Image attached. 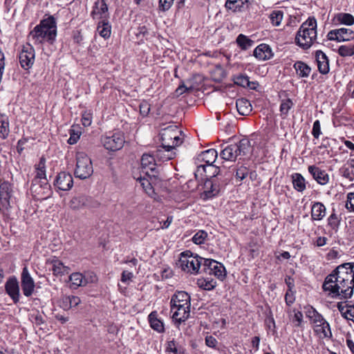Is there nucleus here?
<instances>
[{
    "label": "nucleus",
    "instance_id": "obj_3",
    "mask_svg": "<svg viewBox=\"0 0 354 354\" xmlns=\"http://www.w3.org/2000/svg\"><path fill=\"white\" fill-rule=\"evenodd\" d=\"M251 143L249 139L243 138L237 143L225 147L220 153L225 160L234 162L239 156H246L251 151Z\"/></svg>",
    "mask_w": 354,
    "mask_h": 354
},
{
    "label": "nucleus",
    "instance_id": "obj_53",
    "mask_svg": "<svg viewBox=\"0 0 354 354\" xmlns=\"http://www.w3.org/2000/svg\"><path fill=\"white\" fill-rule=\"evenodd\" d=\"M346 207L350 212H354V193L351 192L347 195Z\"/></svg>",
    "mask_w": 354,
    "mask_h": 354
},
{
    "label": "nucleus",
    "instance_id": "obj_37",
    "mask_svg": "<svg viewBox=\"0 0 354 354\" xmlns=\"http://www.w3.org/2000/svg\"><path fill=\"white\" fill-rule=\"evenodd\" d=\"M294 68L300 77H308L311 71V68L301 61L296 62L294 64Z\"/></svg>",
    "mask_w": 354,
    "mask_h": 354
},
{
    "label": "nucleus",
    "instance_id": "obj_58",
    "mask_svg": "<svg viewBox=\"0 0 354 354\" xmlns=\"http://www.w3.org/2000/svg\"><path fill=\"white\" fill-rule=\"evenodd\" d=\"M218 342L215 337L212 335H207L205 337V344L210 348H215Z\"/></svg>",
    "mask_w": 354,
    "mask_h": 354
},
{
    "label": "nucleus",
    "instance_id": "obj_4",
    "mask_svg": "<svg viewBox=\"0 0 354 354\" xmlns=\"http://www.w3.org/2000/svg\"><path fill=\"white\" fill-rule=\"evenodd\" d=\"M45 164L46 159L44 157H41L39 163L35 166L37 174L32 181L30 189L37 194H40L39 189H43V194L49 195L50 185L46 179Z\"/></svg>",
    "mask_w": 354,
    "mask_h": 354
},
{
    "label": "nucleus",
    "instance_id": "obj_14",
    "mask_svg": "<svg viewBox=\"0 0 354 354\" xmlns=\"http://www.w3.org/2000/svg\"><path fill=\"white\" fill-rule=\"evenodd\" d=\"M68 205L73 210H78L83 208L97 207L99 203L93 200L91 197L83 194H78L71 198Z\"/></svg>",
    "mask_w": 354,
    "mask_h": 354
},
{
    "label": "nucleus",
    "instance_id": "obj_45",
    "mask_svg": "<svg viewBox=\"0 0 354 354\" xmlns=\"http://www.w3.org/2000/svg\"><path fill=\"white\" fill-rule=\"evenodd\" d=\"M292 106L293 102L290 98L282 100L280 104L281 115L286 118Z\"/></svg>",
    "mask_w": 354,
    "mask_h": 354
},
{
    "label": "nucleus",
    "instance_id": "obj_32",
    "mask_svg": "<svg viewBox=\"0 0 354 354\" xmlns=\"http://www.w3.org/2000/svg\"><path fill=\"white\" fill-rule=\"evenodd\" d=\"M218 156L217 151L214 149H209L203 151L199 155V159L206 163L205 165H210L215 162Z\"/></svg>",
    "mask_w": 354,
    "mask_h": 354
},
{
    "label": "nucleus",
    "instance_id": "obj_30",
    "mask_svg": "<svg viewBox=\"0 0 354 354\" xmlns=\"http://www.w3.org/2000/svg\"><path fill=\"white\" fill-rule=\"evenodd\" d=\"M326 207L324 205L320 202H315L311 208V217L313 220L320 221L326 214Z\"/></svg>",
    "mask_w": 354,
    "mask_h": 354
},
{
    "label": "nucleus",
    "instance_id": "obj_19",
    "mask_svg": "<svg viewBox=\"0 0 354 354\" xmlns=\"http://www.w3.org/2000/svg\"><path fill=\"white\" fill-rule=\"evenodd\" d=\"M21 288L24 295L26 297H30L32 294L35 288L34 281L26 268L23 269L21 273Z\"/></svg>",
    "mask_w": 354,
    "mask_h": 354
},
{
    "label": "nucleus",
    "instance_id": "obj_29",
    "mask_svg": "<svg viewBox=\"0 0 354 354\" xmlns=\"http://www.w3.org/2000/svg\"><path fill=\"white\" fill-rule=\"evenodd\" d=\"M174 149H167V147H163L161 146L160 149H156L155 153V156L157 159L161 161H167L171 160L175 156V152L174 151Z\"/></svg>",
    "mask_w": 354,
    "mask_h": 354
},
{
    "label": "nucleus",
    "instance_id": "obj_15",
    "mask_svg": "<svg viewBox=\"0 0 354 354\" xmlns=\"http://www.w3.org/2000/svg\"><path fill=\"white\" fill-rule=\"evenodd\" d=\"M35 49L34 48L28 44L24 46L19 55V60L20 65L24 70L30 69L35 62Z\"/></svg>",
    "mask_w": 354,
    "mask_h": 354
},
{
    "label": "nucleus",
    "instance_id": "obj_49",
    "mask_svg": "<svg viewBox=\"0 0 354 354\" xmlns=\"http://www.w3.org/2000/svg\"><path fill=\"white\" fill-rule=\"evenodd\" d=\"M207 237V233L204 230H199L192 237V241L197 245L204 243Z\"/></svg>",
    "mask_w": 354,
    "mask_h": 354
},
{
    "label": "nucleus",
    "instance_id": "obj_51",
    "mask_svg": "<svg viewBox=\"0 0 354 354\" xmlns=\"http://www.w3.org/2000/svg\"><path fill=\"white\" fill-rule=\"evenodd\" d=\"M339 173L342 176L347 178L349 181L354 180V171L350 169L349 167L345 166L342 167L339 169Z\"/></svg>",
    "mask_w": 354,
    "mask_h": 354
},
{
    "label": "nucleus",
    "instance_id": "obj_10",
    "mask_svg": "<svg viewBox=\"0 0 354 354\" xmlns=\"http://www.w3.org/2000/svg\"><path fill=\"white\" fill-rule=\"evenodd\" d=\"M317 37V30L313 28L307 29L305 26H301L298 30L295 41L297 44L304 49L309 48Z\"/></svg>",
    "mask_w": 354,
    "mask_h": 354
},
{
    "label": "nucleus",
    "instance_id": "obj_6",
    "mask_svg": "<svg viewBox=\"0 0 354 354\" xmlns=\"http://www.w3.org/2000/svg\"><path fill=\"white\" fill-rule=\"evenodd\" d=\"M180 255L178 265L183 270L191 274L201 272L204 258L198 255L193 257L189 251L182 252Z\"/></svg>",
    "mask_w": 354,
    "mask_h": 354
},
{
    "label": "nucleus",
    "instance_id": "obj_63",
    "mask_svg": "<svg viewBox=\"0 0 354 354\" xmlns=\"http://www.w3.org/2000/svg\"><path fill=\"white\" fill-rule=\"evenodd\" d=\"M138 180L145 190L147 191L148 188L151 189V183H149V180L144 177H140Z\"/></svg>",
    "mask_w": 354,
    "mask_h": 354
},
{
    "label": "nucleus",
    "instance_id": "obj_56",
    "mask_svg": "<svg viewBox=\"0 0 354 354\" xmlns=\"http://www.w3.org/2000/svg\"><path fill=\"white\" fill-rule=\"evenodd\" d=\"M295 297L294 296L293 290H292V292H290L288 290L285 295V301L286 304L288 306H290L295 302Z\"/></svg>",
    "mask_w": 354,
    "mask_h": 354
},
{
    "label": "nucleus",
    "instance_id": "obj_34",
    "mask_svg": "<svg viewBox=\"0 0 354 354\" xmlns=\"http://www.w3.org/2000/svg\"><path fill=\"white\" fill-rule=\"evenodd\" d=\"M293 187L299 192L306 189V180L304 176L299 173H295L291 176Z\"/></svg>",
    "mask_w": 354,
    "mask_h": 354
},
{
    "label": "nucleus",
    "instance_id": "obj_22",
    "mask_svg": "<svg viewBox=\"0 0 354 354\" xmlns=\"http://www.w3.org/2000/svg\"><path fill=\"white\" fill-rule=\"evenodd\" d=\"M12 188L8 182L4 181L0 184V201L2 207L8 209L10 207Z\"/></svg>",
    "mask_w": 354,
    "mask_h": 354
},
{
    "label": "nucleus",
    "instance_id": "obj_26",
    "mask_svg": "<svg viewBox=\"0 0 354 354\" xmlns=\"http://www.w3.org/2000/svg\"><path fill=\"white\" fill-rule=\"evenodd\" d=\"M190 306L178 305L174 307L175 311L173 313L172 318L178 323L185 322L189 316Z\"/></svg>",
    "mask_w": 354,
    "mask_h": 354
},
{
    "label": "nucleus",
    "instance_id": "obj_57",
    "mask_svg": "<svg viewBox=\"0 0 354 354\" xmlns=\"http://www.w3.org/2000/svg\"><path fill=\"white\" fill-rule=\"evenodd\" d=\"M312 134L315 138H318L321 134L320 122L319 120H316L313 123Z\"/></svg>",
    "mask_w": 354,
    "mask_h": 354
},
{
    "label": "nucleus",
    "instance_id": "obj_39",
    "mask_svg": "<svg viewBox=\"0 0 354 354\" xmlns=\"http://www.w3.org/2000/svg\"><path fill=\"white\" fill-rule=\"evenodd\" d=\"M10 133L8 118L0 113V137L6 139Z\"/></svg>",
    "mask_w": 354,
    "mask_h": 354
},
{
    "label": "nucleus",
    "instance_id": "obj_9",
    "mask_svg": "<svg viewBox=\"0 0 354 354\" xmlns=\"http://www.w3.org/2000/svg\"><path fill=\"white\" fill-rule=\"evenodd\" d=\"M101 142L106 149L116 151L121 149L125 142L124 133L121 131L109 132L103 136Z\"/></svg>",
    "mask_w": 354,
    "mask_h": 354
},
{
    "label": "nucleus",
    "instance_id": "obj_43",
    "mask_svg": "<svg viewBox=\"0 0 354 354\" xmlns=\"http://www.w3.org/2000/svg\"><path fill=\"white\" fill-rule=\"evenodd\" d=\"M335 19L340 24L346 25V26H351L354 24V17L349 13H338L335 16Z\"/></svg>",
    "mask_w": 354,
    "mask_h": 354
},
{
    "label": "nucleus",
    "instance_id": "obj_60",
    "mask_svg": "<svg viewBox=\"0 0 354 354\" xmlns=\"http://www.w3.org/2000/svg\"><path fill=\"white\" fill-rule=\"evenodd\" d=\"M301 26H305L307 29L313 28L316 30L317 28V21L315 18H309L306 22H304Z\"/></svg>",
    "mask_w": 354,
    "mask_h": 354
},
{
    "label": "nucleus",
    "instance_id": "obj_62",
    "mask_svg": "<svg viewBox=\"0 0 354 354\" xmlns=\"http://www.w3.org/2000/svg\"><path fill=\"white\" fill-rule=\"evenodd\" d=\"M133 277V274L132 272L124 270L122 273L121 281L124 283H126L127 281L131 280Z\"/></svg>",
    "mask_w": 354,
    "mask_h": 354
},
{
    "label": "nucleus",
    "instance_id": "obj_35",
    "mask_svg": "<svg viewBox=\"0 0 354 354\" xmlns=\"http://www.w3.org/2000/svg\"><path fill=\"white\" fill-rule=\"evenodd\" d=\"M233 80L235 84L242 87H249L252 89L255 88V82H251L249 81V77L246 75L239 74L235 75L233 77Z\"/></svg>",
    "mask_w": 354,
    "mask_h": 354
},
{
    "label": "nucleus",
    "instance_id": "obj_23",
    "mask_svg": "<svg viewBox=\"0 0 354 354\" xmlns=\"http://www.w3.org/2000/svg\"><path fill=\"white\" fill-rule=\"evenodd\" d=\"M308 170L317 183L324 185L328 183L329 176L325 170H322L315 165L309 166Z\"/></svg>",
    "mask_w": 354,
    "mask_h": 354
},
{
    "label": "nucleus",
    "instance_id": "obj_50",
    "mask_svg": "<svg viewBox=\"0 0 354 354\" xmlns=\"http://www.w3.org/2000/svg\"><path fill=\"white\" fill-rule=\"evenodd\" d=\"M340 221L338 219L337 216L335 213H333L330 215V216L328 218V225L334 230L337 231L339 225Z\"/></svg>",
    "mask_w": 354,
    "mask_h": 354
},
{
    "label": "nucleus",
    "instance_id": "obj_54",
    "mask_svg": "<svg viewBox=\"0 0 354 354\" xmlns=\"http://www.w3.org/2000/svg\"><path fill=\"white\" fill-rule=\"evenodd\" d=\"M150 111V105L146 102L143 101L140 104V112L142 116H147Z\"/></svg>",
    "mask_w": 354,
    "mask_h": 354
},
{
    "label": "nucleus",
    "instance_id": "obj_7",
    "mask_svg": "<svg viewBox=\"0 0 354 354\" xmlns=\"http://www.w3.org/2000/svg\"><path fill=\"white\" fill-rule=\"evenodd\" d=\"M232 174L230 171H225L224 179L219 180L215 178H207L203 185V193L205 198H210L216 196L221 189L230 181Z\"/></svg>",
    "mask_w": 354,
    "mask_h": 354
},
{
    "label": "nucleus",
    "instance_id": "obj_48",
    "mask_svg": "<svg viewBox=\"0 0 354 354\" xmlns=\"http://www.w3.org/2000/svg\"><path fill=\"white\" fill-rule=\"evenodd\" d=\"M69 280L71 281L72 285L75 287L84 286V277L80 272L72 273L69 277Z\"/></svg>",
    "mask_w": 354,
    "mask_h": 354
},
{
    "label": "nucleus",
    "instance_id": "obj_44",
    "mask_svg": "<svg viewBox=\"0 0 354 354\" xmlns=\"http://www.w3.org/2000/svg\"><path fill=\"white\" fill-rule=\"evenodd\" d=\"M198 286L204 290H211L216 286V281L209 279H200L197 281Z\"/></svg>",
    "mask_w": 354,
    "mask_h": 354
},
{
    "label": "nucleus",
    "instance_id": "obj_55",
    "mask_svg": "<svg viewBox=\"0 0 354 354\" xmlns=\"http://www.w3.org/2000/svg\"><path fill=\"white\" fill-rule=\"evenodd\" d=\"M174 0H159L160 9L163 11L168 10L174 3Z\"/></svg>",
    "mask_w": 354,
    "mask_h": 354
},
{
    "label": "nucleus",
    "instance_id": "obj_64",
    "mask_svg": "<svg viewBox=\"0 0 354 354\" xmlns=\"http://www.w3.org/2000/svg\"><path fill=\"white\" fill-rule=\"evenodd\" d=\"M82 124L88 127L91 124V117L89 113H84L82 118Z\"/></svg>",
    "mask_w": 354,
    "mask_h": 354
},
{
    "label": "nucleus",
    "instance_id": "obj_18",
    "mask_svg": "<svg viewBox=\"0 0 354 354\" xmlns=\"http://www.w3.org/2000/svg\"><path fill=\"white\" fill-rule=\"evenodd\" d=\"M54 185L59 189L67 191L72 188L73 179L72 176L66 172H60L56 177Z\"/></svg>",
    "mask_w": 354,
    "mask_h": 354
},
{
    "label": "nucleus",
    "instance_id": "obj_27",
    "mask_svg": "<svg viewBox=\"0 0 354 354\" xmlns=\"http://www.w3.org/2000/svg\"><path fill=\"white\" fill-rule=\"evenodd\" d=\"M80 302L81 299L77 296L64 295L60 300L59 306L64 310H68L78 306Z\"/></svg>",
    "mask_w": 354,
    "mask_h": 354
},
{
    "label": "nucleus",
    "instance_id": "obj_40",
    "mask_svg": "<svg viewBox=\"0 0 354 354\" xmlns=\"http://www.w3.org/2000/svg\"><path fill=\"white\" fill-rule=\"evenodd\" d=\"M52 264V271L55 275H64L68 273L69 268L65 266L60 261L55 260Z\"/></svg>",
    "mask_w": 354,
    "mask_h": 354
},
{
    "label": "nucleus",
    "instance_id": "obj_24",
    "mask_svg": "<svg viewBox=\"0 0 354 354\" xmlns=\"http://www.w3.org/2000/svg\"><path fill=\"white\" fill-rule=\"evenodd\" d=\"M6 291L11 297L13 302L17 304L19 301V288L18 281L15 278L10 279L6 283Z\"/></svg>",
    "mask_w": 354,
    "mask_h": 354
},
{
    "label": "nucleus",
    "instance_id": "obj_28",
    "mask_svg": "<svg viewBox=\"0 0 354 354\" xmlns=\"http://www.w3.org/2000/svg\"><path fill=\"white\" fill-rule=\"evenodd\" d=\"M254 56L260 60H267L272 57L271 48L269 45L261 44L254 50Z\"/></svg>",
    "mask_w": 354,
    "mask_h": 354
},
{
    "label": "nucleus",
    "instance_id": "obj_13",
    "mask_svg": "<svg viewBox=\"0 0 354 354\" xmlns=\"http://www.w3.org/2000/svg\"><path fill=\"white\" fill-rule=\"evenodd\" d=\"M156 158L154 152L153 155L144 153L141 158V172L150 178L158 176Z\"/></svg>",
    "mask_w": 354,
    "mask_h": 354
},
{
    "label": "nucleus",
    "instance_id": "obj_17",
    "mask_svg": "<svg viewBox=\"0 0 354 354\" xmlns=\"http://www.w3.org/2000/svg\"><path fill=\"white\" fill-rule=\"evenodd\" d=\"M227 171L225 168L217 167L216 165H201L197 167V172L203 171L205 173L207 178H217L219 180L224 179L225 171Z\"/></svg>",
    "mask_w": 354,
    "mask_h": 354
},
{
    "label": "nucleus",
    "instance_id": "obj_38",
    "mask_svg": "<svg viewBox=\"0 0 354 354\" xmlns=\"http://www.w3.org/2000/svg\"><path fill=\"white\" fill-rule=\"evenodd\" d=\"M248 2V0H227L225 6L227 9L232 10L233 12H241L245 3Z\"/></svg>",
    "mask_w": 354,
    "mask_h": 354
},
{
    "label": "nucleus",
    "instance_id": "obj_47",
    "mask_svg": "<svg viewBox=\"0 0 354 354\" xmlns=\"http://www.w3.org/2000/svg\"><path fill=\"white\" fill-rule=\"evenodd\" d=\"M338 53L342 57H348L354 55L353 45H342L338 49Z\"/></svg>",
    "mask_w": 354,
    "mask_h": 354
},
{
    "label": "nucleus",
    "instance_id": "obj_21",
    "mask_svg": "<svg viewBox=\"0 0 354 354\" xmlns=\"http://www.w3.org/2000/svg\"><path fill=\"white\" fill-rule=\"evenodd\" d=\"M190 300V296L187 292L185 291H177L171 299V311L173 312L174 307H177L178 305H191Z\"/></svg>",
    "mask_w": 354,
    "mask_h": 354
},
{
    "label": "nucleus",
    "instance_id": "obj_1",
    "mask_svg": "<svg viewBox=\"0 0 354 354\" xmlns=\"http://www.w3.org/2000/svg\"><path fill=\"white\" fill-rule=\"evenodd\" d=\"M57 36L56 20L53 16L42 19L30 32L29 38L35 44L48 41L53 44Z\"/></svg>",
    "mask_w": 354,
    "mask_h": 354
},
{
    "label": "nucleus",
    "instance_id": "obj_33",
    "mask_svg": "<svg viewBox=\"0 0 354 354\" xmlns=\"http://www.w3.org/2000/svg\"><path fill=\"white\" fill-rule=\"evenodd\" d=\"M97 30L102 37L104 39L109 38L111 33V26L108 19H104L99 21Z\"/></svg>",
    "mask_w": 354,
    "mask_h": 354
},
{
    "label": "nucleus",
    "instance_id": "obj_46",
    "mask_svg": "<svg viewBox=\"0 0 354 354\" xmlns=\"http://www.w3.org/2000/svg\"><path fill=\"white\" fill-rule=\"evenodd\" d=\"M283 12L281 10H274L270 15V19L272 25L278 26L283 19Z\"/></svg>",
    "mask_w": 354,
    "mask_h": 354
},
{
    "label": "nucleus",
    "instance_id": "obj_2",
    "mask_svg": "<svg viewBox=\"0 0 354 354\" xmlns=\"http://www.w3.org/2000/svg\"><path fill=\"white\" fill-rule=\"evenodd\" d=\"M322 288L324 291H328L333 297L342 296L341 299H348L353 295L351 285L346 284L333 271L325 278Z\"/></svg>",
    "mask_w": 354,
    "mask_h": 354
},
{
    "label": "nucleus",
    "instance_id": "obj_25",
    "mask_svg": "<svg viewBox=\"0 0 354 354\" xmlns=\"http://www.w3.org/2000/svg\"><path fill=\"white\" fill-rule=\"evenodd\" d=\"M315 58L317 63L318 71L320 73L326 75L329 72V61L324 53L322 50H317Z\"/></svg>",
    "mask_w": 354,
    "mask_h": 354
},
{
    "label": "nucleus",
    "instance_id": "obj_42",
    "mask_svg": "<svg viewBox=\"0 0 354 354\" xmlns=\"http://www.w3.org/2000/svg\"><path fill=\"white\" fill-rule=\"evenodd\" d=\"M315 330L317 333L322 335L323 337H329L332 335L330 325L326 321L323 324L315 325Z\"/></svg>",
    "mask_w": 354,
    "mask_h": 354
},
{
    "label": "nucleus",
    "instance_id": "obj_31",
    "mask_svg": "<svg viewBox=\"0 0 354 354\" xmlns=\"http://www.w3.org/2000/svg\"><path fill=\"white\" fill-rule=\"evenodd\" d=\"M236 106L239 113L241 115H248L252 110L250 101L243 97L236 100Z\"/></svg>",
    "mask_w": 354,
    "mask_h": 354
},
{
    "label": "nucleus",
    "instance_id": "obj_16",
    "mask_svg": "<svg viewBox=\"0 0 354 354\" xmlns=\"http://www.w3.org/2000/svg\"><path fill=\"white\" fill-rule=\"evenodd\" d=\"M327 37L328 40L340 41H351L354 39V31L350 28H339L330 30Z\"/></svg>",
    "mask_w": 354,
    "mask_h": 354
},
{
    "label": "nucleus",
    "instance_id": "obj_52",
    "mask_svg": "<svg viewBox=\"0 0 354 354\" xmlns=\"http://www.w3.org/2000/svg\"><path fill=\"white\" fill-rule=\"evenodd\" d=\"M249 174V169L243 165L237 168L236 171V178L240 180L245 179Z\"/></svg>",
    "mask_w": 354,
    "mask_h": 354
},
{
    "label": "nucleus",
    "instance_id": "obj_61",
    "mask_svg": "<svg viewBox=\"0 0 354 354\" xmlns=\"http://www.w3.org/2000/svg\"><path fill=\"white\" fill-rule=\"evenodd\" d=\"M311 321L315 324H323L324 322H326L323 316L319 314L318 312L314 315Z\"/></svg>",
    "mask_w": 354,
    "mask_h": 354
},
{
    "label": "nucleus",
    "instance_id": "obj_36",
    "mask_svg": "<svg viewBox=\"0 0 354 354\" xmlns=\"http://www.w3.org/2000/svg\"><path fill=\"white\" fill-rule=\"evenodd\" d=\"M149 322L150 323L151 327L159 332L162 333L164 332V325L163 323L158 319L157 317V313L156 311L151 312L149 315Z\"/></svg>",
    "mask_w": 354,
    "mask_h": 354
},
{
    "label": "nucleus",
    "instance_id": "obj_20",
    "mask_svg": "<svg viewBox=\"0 0 354 354\" xmlns=\"http://www.w3.org/2000/svg\"><path fill=\"white\" fill-rule=\"evenodd\" d=\"M91 17L93 19H100L102 20L108 19V6L104 0H97L95 2L91 12Z\"/></svg>",
    "mask_w": 354,
    "mask_h": 354
},
{
    "label": "nucleus",
    "instance_id": "obj_12",
    "mask_svg": "<svg viewBox=\"0 0 354 354\" xmlns=\"http://www.w3.org/2000/svg\"><path fill=\"white\" fill-rule=\"evenodd\" d=\"M346 284L354 288V263H344L333 270Z\"/></svg>",
    "mask_w": 354,
    "mask_h": 354
},
{
    "label": "nucleus",
    "instance_id": "obj_41",
    "mask_svg": "<svg viewBox=\"0 0 354 354\" xmlns=\"http://www.w3.org/2000/svg\"><path fill=\"white\" fill-rule=\"evenodd\" d=\"M236 43L238 46L243 50L248 49L254 44V41L252 39L243 34H240L237 37Z\"/></svg>",
    "mask_w": 354,
    "mask_h": 354
},
{
    "label": "nucleus",
    "instance_id": "obj_5",
    "mask_svg": "<svg viewBox=\"0 0 354 354\" xmlns=\"http://www.w3.org/2000/svg\"><path fill=\"white\" fill-rule=\"evenodd\" d=\"M182 131L177 126L170 125L162 129L160 136L163 147L175 149L183 143Z\"/></svg>",
    "mask_w": 354,
    "mask_h": 354
},
{
    "label": "nucleus",
    "instance_id": "obj_11",
    "mask_svg": "<svg viewBox=\"0 0 354 354\" xmlns=\"http://www.w3.org/2000/svg\"><path fill=\"white\" fill-rule=\"evenodd\" d=\"M201 272L213 274L221 279L225 276V269L223 265L211 259L204 258Z\"/></svg>",
    "mask_w": 354,
    "mask_h": 354
},
{
    "label": "nucleus",
    "instance_id": "obj_8",
    "mask_svg": "<svg viewBox=\"0 0 354 354\" xmlns=\"http://www.w3.org/2000/svg\"><path fill=\"white\" fill-rule=\"evenodd\" d=\"M93 173V168L91 158L83 151L76 153V167L74 174L80 179H86Z\"/></svg>",
    "mask_w": 354,
    "mask_h": 354
},
{
    "label": "nucleus",
    "instance_id": "obj_59",
    "mask_svg": "<svg viewBox=\"0 0 354 354\" xmlns=\"http://www.w3.org/2000/svg\"><path fill=\"white\" fill-rule=\"evenodd\" d=\"M193 90L192 86L187 87L186 85H185L183 83L180 84L176 90V93L177 95H182L185 93V92H189Z\"/></svg>",
    "mask_w": 354,
    "mask_h": 354
}]
</instances>
